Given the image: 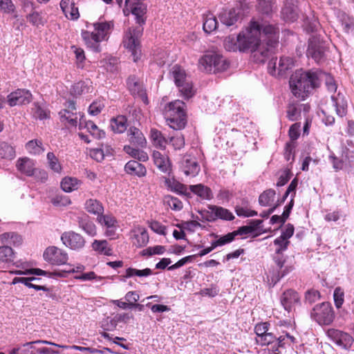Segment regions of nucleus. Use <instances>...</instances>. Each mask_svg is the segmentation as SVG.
Listing matches in <instances>:
<instances>
[{
  "instance_id": "f257e3e1",
  "label": "nucleus",
  "mask_w": 354,
  "mask_h": 354,
  "mask_svg": "<svg viewBox=\"0 0 354 354\" xmlns=\"http://www.w3.org/2000/svg\"><path fill=\"white\" fill-rule=\"evenodd\" d=\"M279 28L270 24H260L252 20L245 31L240 32L235 39L229 36L224 41V47L227 51L245 52L251 50L254 57L261 62H264L270 53L273 52L278 44Z\"/></svg>"
},
{
  "instance_id": "f03ea898",
  "label": "nucleus",
  "mask_w": 354,
  "mask_h": 354,
  "mask_svg": "<svg viewBox=\"0 0 354 354\" xmlns=\"http://www.w3.org/2000/svg\"><path fill=\"white\" fill-rule=\"evenodd\" d=\"M147 6L142 3H136L133 6H129L124 9V13L126 11L131 12L135 17L136 23L140 25L133 29H130L126 34L123 43L126 47L131 53L133 59L137 62L141 55L140 38L142 35L143 28L141 27L145 24V19L143 17L146 13Z\"/></svg>"
},
{
  "instance_id": "7ed1b4c3",
  "label": "nucleus",
  "mask_w": 354,
  "mask_h": 354,
  "mask_svg": "<svg viewBox=\"0 0 354 354\" xmlns=\"http://www.w3.org/2000/svg\"><path fill=\"white\" fill-rule=\"evenodd\" d=\"M320 73L312 70H297L290 77V86L292 94L299 100H305L320 85Z\"/></svg>"
},
{
  "instance_id": "20e7f679",
  "label": "nucleus",
  "mask_w": 354,
  "mask_h": 354,
  "mask_svg": "<svg viewBox=\"0 0 354 354\" xmlns=\"http://www.w3.org/2000/svg\"><path fill=\"white\" fill-rule=\"evenodd\" d=\"M289 243V241L283 239L281 236L274 241V244L278 246L276 249L275 254L273 257L275 266L272 268V270L270 271L271 281L274 285L294 269L292 265L286 263V259L282 254L287 250Z\"/></svg>"
},
{
  "instance_id": "39448f33",
  "label": "nucleus",
  "mask_w": 354,
  "mask_h": 354,
  "mask_svg": "<svg viewBox=\"0 0 354 354\" xmlns=\"http://www.w3.org/2000/svg\"><path fill=\"white\" fill-rule=\"evenodd\" d=\"M185 104L181 100L170 102L165 110V118L168 125L174 130L185 127L187 117L185 111Z\"/></svg>"
},
{
  "instance_id": "423d86ee",
  "label": "nucleus",
  "mask_w": 354,
  "mask_h": 354,
  "mask_svg": "<svg viewBox=\"0 0 354 354\" xmlns=\"http://www.w3.org/2000/svg\"><path fill=\"white\" fill-rule=\"evenodd\" d=\"M328 44L319 35H312L308 39L306 56L316 63L322 64L326 60Z\"/></svg>"
},
{
  "instance_id": "0eeeda50",
  "label": "nucleus",
  "mask_w": 354,
  "mask_h": 354,
  "mask_svg": "<svg viewBox=\"0 0 354 354\" xmlns=\"http://www.w3.org/2000/svg\"><path fill=\"white\" fill-rule=\"evenodd\" d=\"M93 26L94 31L90 32L84 30L82 32V37L88 46L93 48L95 51L99 52L98 43L105 39L111 24L108 22H98L94 24Z\"/></svg>"
},
{
  "instance_id": "6e6552de",
  "label": "nucleus",
  "mask_w": 354,
  "mask_h": 354,
  "mask_svg": "<svg viewBox=\"0 0 354 354\" xmlns=\"http://www.w3.org/2000/svg\"><path fill=\"white\" fill-rule=\"evenodd\" d=\"M171 75L184 99L188 100L194 95L195 91L192 83L187 80L184 69L178 65H175L171 69Z\"/></svg>"
},
{
  "instance_id": "1a4fd4ad",
  "label": "nucleus",
  "mask_w": 354,
  "mask_h": 354,
  "mask_svg": "<svg viewBox=\"0 0 354 354\" xmlns=\"http://www.w3.org/2000/svg\"><path fill=\"white\" fill-rule=\"evenodd\" d=\"M199 65L207 72L216 73L225 71L230 64L222 55L209 53L199 59Z\"/></svg>"
},
{
  "instance_id": "9d476101",
  "label": "nucleus",
  "mask_w": 354,
  "mask_h": 354,
  "mask_svg": "<svg viewBox=\"0 0 354 354\" xmlns=\"http://www.w3.org/2000/svg\"><path fill=\"white\" fill-rule=\"evenodd\" d=\"M310 317L319 325H330L335 319L331 304L324 301L315 305L310 312Z\"/></svg>"
},
{
  "instance_id": "9b49d317",
  "label": "nucleus",
  "mask_w": 354,
  "mask_h": 354,
  "mask_svg": "<svg viewBox=\"0 0 354 354\" xmlns=\"http://www.w3.org/2000/svg\"><path fill=\"white\" fill-rule=\"evenodd\" d=\"M44 344H50L57 347L60 346L50 342L46 340H37L33 342H27L23 345V350H21V354H55L58 353L57 351H55L51 348H47Z\"/></svg>"
},
{
  "instance_id": "f8f14e48",
  "label": "nucleus",
  "mask_w": 354,
  "mask_h": 354,
  "mask_svg": "<svg viewBox=\"0 0 354 354\" xmlns=\"http://www.w3.org/2000/svg\"><path fill=\"white\" fill-rule=\"evenodd\" d=\"M44 259L51 265L61 266L67 263V252L56 246H49L44 252Z\"/></svg>"
},
{
  "instance_id": "ddd939ff",
  "label": "nucleus",
  "mask_w": 354,
  "mask_h": 354,
  "mask_svg": "<svg viewBox=\"0 0 354 354\" xmlns=\"http://www.w3.org/2000/svg\"><path fill=\"white\" fill-rule=\"evenodd\" d=\"M61 241L66 247L76 251L82 250L86 243L84 238L81 234L73 231L62 233Z\"/></svg>"
},
{
  "instance_id": "4468645a",
  "label": "nucleus",
  "mask_w": 354,
  "mask_h": 354,
  "mask_svg": "<svg viewBox=\"0 0 354 354\" xmlns=\"http://www.w3.org/2000/svg\"><path fill=\"white\" fill-rule=\"evenodd\" d=\"M327 335L337 345L346 350L350 349L354 342L351 335L337 329H328Z\"/></svg>"
},
{
  "instance_id": "2eb2a0df",
  "label": "nucleus",
  "mask_w": 354,
  "mask_h": 354,
  "mask_svg": "<svg viewBox=\"0 0 354 354\" xmlns=\"http://www.w3.org/2000/svg\"><path fill=\"white\" fill-rule=\"evenodd\" d=\"M7 98L8 104L15 106L29 104L32 100V95L29 90L19 88L10 93Z\"/></svg>"
},
{
  "instance_id": "dca6fc26",
  "label": "nucleus",
  "mask_w": 354,
  "mask_h": 354,
  "mask_svg": "<svg viewBox=\"0 0 354 354\" xmlns=\"http://www.w3.org/2000/svg\"><path fill=\"white\" fill-rule=\"evenodd\" d=\"M180 169L186 176H196L200 171V165L196 158L190 154H185L180 161Z\"/></svg>"
},
{
  "instance_id": "f3484780",
  "label": "nucleus",
  "mask_w": 354,
  "mask_h": 354,
  "mask_svg": "<svg viewBox=\"0 0 354 354\" xmlns=\"http://www.w3.org/2000/svg\"><path fill=\"white\" fill-rule=\"evenodd\" d=\"M280 301L283 308L290 312L297 305L300 304V297L295 290L288 289L281 295Z\"/></svg>"
},
{
  "instance_id": "a211bd4d",
  "label": "nucleus",
  "mask_w": 354,
  "mask_h": 354,
  "mask_svg": "<svg viewBox=\"0 0 354 354\" xmlns=\"http://www.w3.org/2000/svg\"><path fill=\"white\" fill-rule=\"evenodd\" d=\"M16 168L22 174L31 177L35 172L36 162L28 157L19 158L16 162Z\"/></svg>"
},
{
  "instance_id": "6ab92c4d",
  "label": "nucleus",
  "mask_w": 354,
  "mask_h": 354,
  "mask_svg": "<svg viewBox=\"0 0 354 354\" xmlns=\"http://www.w3.org/2000/svg\"><path fill=\"white\" fill-rule=\"evenodd\" d=\"M282 19L287 22H294L299 17L298 8L295 0H286L281 12Z\"/></svg>"
},
{
  "instance_id": "aec40b11",
  "label": "nucleus",
  "mask_w": 354,
  "mask_h": 354,
  "mask_svg": "<svg viewBox=\"0 0 354 354\" xmlns=\"http://www.w3.org/2000/svg\"><path fill=\"white\" fill-rule=\"evenodd\" d=\"M127 86L129 92L133 95H138L142 100H147V95L142 88V84L138 76L131 75L127 79Z\"/></svg>"
},
{
  "instance_id": "412c9836",
  "label": "nucleus",
  "mask_w": 354,
  "mask_h": 354,
  "mask_svg": "<svg viewBox=\"0 0 354 354\" xmlns=\"http://www.w3.org/2000/svg\"><path fill=\"white\" fill-rule=\"evenodd\" d=\"M241 10L239 8H232L227 12L221 13L219 16L221 23L227 26H231L241 19Z\"/></svg>"
},
{
  "instance_id": "4be33fe9",
  "label": "nucleus",
  "mask_w": 354,
  "mask_h": 354,
  "mask_svg": "<svg viewBox=\"0 0 354 354\" xmlns=\"http://www.w3.org/2000/svg\"><path fill=\"white\" fill-rule=\"evenodd\" d=\"M124 171L127 174L138 177H143L147 174L145 167L140 162L133 160L127 162L124 166Z\"/></svg>"
},
{
  "instance_id": "5701e85b",
  "label": "nucleus",
  "mask_w": 354,
  "mask_h": 354,
  "mask_svg": "<svg viewBox=\"0 0 354 354\" xmlns=\"http://www.w3.org/2000/svg\"><path fill=\"white\" fill-rule=\"evenodd\" d=\"M127 133L129 140L131 144L142 148L146 147L147 140L140 129L134 127H130Z\"/></svg>"
},
{
  "instance_id": "b1692460",
  "label": "nucleus",
  "mask_w": 354,
  "mask_h": 354,
  "mask_svg": "<svg viewBox=\"0 0 354 354\" xmlns=\"http://www.w3.org/2000/svg\"><path fill=\"white\" fill-rule=\"evenodd\" d=\"M0 241L3 244L19 246L23 243L22 236L15 232H4L0 235Z\"/></svg>"
},
{
  "instance_id": "393cba45",
  "label": "nucleus",
  "mask_w": 354,
  "mask_h": 354,
  "mask_svg": "<svg viewBox=\"0 0 354 354\" xmlns=\"http://www.w3.org/2000/svg\"><path fill=\"white\" fill-rule=\"evenodd\" d=\"M331 100L333 101V106L335 107L337 115L341 118L346 115L347 102L345 100L344 96L339 93L337 96H331Z\"/></svg>"
},
{
  "instance_id": "a878e982",
  "label": "nucleus",
  "mask_w": 354,
  "mask_h": 354,
  "mask_svg": "<svg viewBox=\"0 0 354 354\" xmlns=\"http://www.w3.org/2000/svg\"><path fill=\"white\" fill-rule=\"evenodd\" d=\"M78 115L80 112H67L66 111H60L59 115L60 121L68 127H77L78 122Z\"/></svg>"
},
{
  "instance_id": "bb28decb",
  "label": "nucleus",
  "mask_w": 354,
  "mask_h": 354,
  "mask_svg": "<svg viewBox=\"0 0 354 354\" xmlns=\"http://www.w3.org/2000/svg\"><path fill=\"white\" fill-rule=\"evenodd\" d=\"M150 139L153 145L159 149H165L168 144V140L163 136L161 131L156 129L150 131Z\"/></svg>"
},
{
  "instance_id": "cd10ccee",
  "label": "nucleus",
  "mask_w": 354,
  "mask_h": 354,
  "mask_svg": "<svg viewBox=\"0 0 354 354\" xmlns=\"http://www.w3.org/2000/svg\"><path fill=\"white\" fill-rule=\"evenodd\" d=\"M262 223V220H251L248 225L241 226L234 232L236 235H245L254 232L257 230H261V225Z\"/></svg>"
},
{
  "instance_id": "c85d7f7f",
  "label": "nucleus",
  "mask_w": 354,
  "mask_h": 354,
  "mask_svg": "<svg viewBox=\"0 0 354 354\" xmlns=\"http://www.w3.org/2000/svg\"><path fill=\"white\" fill-rule=\"evenodd\" d=\"M110 126L114 133H122L127 128V119L124 115H118L111 120Z\"/></svg>"
},
{
  "instance_id": "c756f323",
  "label": "nucleus",
  "mask_w": 354,
  "mask_h": 354,
  "mask_svg": "<svg viewBox=\"0 0 354 354\" xmlns=\"http://www.w3.org/2000/svg\"><path fill=\"white\" fill-rule=\"evenodd\" d=\"M189 189L192 192L203 199L209 200L213 197L210 188L202 184L190 185Z\"/></svg>"
},
{
  "instance_id": "7c9ffc66",
  "label": "nucleus",
  "mask_w": 354,
  "mask_h": 354,
  "mask_svg": "<svg viewBox=\"0 0 354 354\" xmlns=\"http://www.w3.org/2000/svg\"><path fill=\"white\" fill-rule=\"evenodd\" d=\"M165 183L167 188L169 189L171 191L176 192V194L180 195H186V185L176 180L174 178L169 179L166 178L165 180Z\"/></svg>"
},
{
  "instance_id": "2f4dec72",
  "label": "nucleus",
  "mask_w": 354,
  "mask_h": 354,
  "mask_svg": "<svg viewBox=\"0 0 354 354\" xmlns=\"http://www.w3.org/2000/svg\"><path fill=\"white\" fill-rule=\"evenodd\" d=\"M78 225L89 236H94L96 235L95 224L90 221L86 216L78 218Z\"/></svg>"
},
{
  "instance_id": "473e14b6",
  "label": "nucleus",
  "mask_w": 354,
  "mask_h": 354,
  "mask_svg": "<svg viewBox=\"0 0 354 354\" xmlns=\"http://www.w3.org/2000/svg\"><path fill=\"white\" fill-rule=\"evenodd\" d=\"M338 18L346 33L354 32V18L353 17L348 16L345 12H340Z\"/></svg>"
},
{
  "instance_id": "72a5a7b5",
  "label": "nucleus",
  "mask_w": 354,
  "mask_h": 354,
  "mask_svg": "<svg viewBox=\"0 0 354 354\" xmlns=\"http://www.w3.org/2000/svg\"><path fill=\"white\" fill-rule=\"evenodd\" d=\"M85 208L89 213L100 216L104 212L102 203L96 199H88L85 203Z\"/></svg>"
},
{
  "instance_id": "f704fd0d",
  "label": "nucleus",
  "mask_w": 354,
  "mask_h": 354,
  "mask_svg": "<svg viewBox=\"0 0 354 354\" xmlns=\"http://www.w3.org/2000/svg\"><path fill=\"white\" fill-rule=\"evenodd\" d=\"M276 195L275 190L268 189L263 192L259 196V203L261 206H271L272 202L274 201Z\"/></svg>"
},
{
  "instance_id": "c9c22d12",
  "label": "nucleus",
  "mask_w": 354,
  "mask_h": 354,
  "mask_svg": "<svg viewBox=\"0 0 354 354\" xmlns=\"http://www.w3.org/2000/svg\"><path fill=\"white\" fill-rule=\"evenodd\" d=\"M203 30L207 33H210L215 30L218 26V21L216 17L208 13L203 17Z\"/></svg>"
},
{
  "instance_id": "e433bc0d",
  "label": "nucleus",
  "mask_w": 354,
  "mask_h": 354,
  "mask_svg": "<svg viewBox=\"0 0 354 354\" xmlns=\"http://www.w3.org/2000/svg\"><path fill=\"white\" fill-rule=\"evenodd\" d=\"M80 183L76 178L65 177L61 182V187L65 192H71L78 189Z\"/></svg>"
},
{
  "instance_id": "4c0bfd02",
  "label": "nucleus",
  "mask_w": 354,
  "mask_h": 354,
  "mask_svg": "<svg viewBox=\"0 0 354 354\" xmlns=\"http://www.w3.org/2000/svg\"><path fill=\"white\" fill-rule=\"evenodd\" d=\"M275 9L272 0H258L257 10L262 15L270 16Z\"/></svg>"
},
{
  "instance_id": "58836bf2",
  "label": "nucleus",
  "mask_w": 354,
  "mask_h": 354,
  "mask_svg": "<svg viewBox=\"0 0 354 354\" xmlns=\"http://www.w3.org/2000/svg\"><path fill=\"white\" fill-rule=\"evenodd\" d=\"M90 92V86L88 82L80 81L74 84L70 90V93L73 96H79L84 93Z\"/></svg>"
},
{
  "instance_id": "ea45409f",
  "label": "nucleus",
  "mask_w": 354,
  "mask_h": 354,
  "mask_svg": "<svg viewBox=\"0 0 354 354\" xmlns=\"http://www.w3.org/2000/svg\"><path fill=\"white\" fill-rule=\"evenodd\" d=\"M133 245L136 248L145 247L149 242V235L147 231L145 228H139L138 233L134 234Z\"/></svg>"
},
{
  "instance_id": "a19ab883",
  "label": "nucleus",
  "mask_w": 354,
  "mask_h": 354,
  "mask_svg": "<svg viewBox=\"0 0 354 354\" xmlns=\"http://www.w3.org/2000/svg\"><path fill=\"white\" fill-rule=\"evenodd\" d=\"M214 209L215 221L217 220L218 218L225 221H232L235 218L233 214L230 210L223 207L214 205Z\"/></svg>"
},
{
  "instance_id": "79ce46f5",
  "label": "nucleus",
  "mask_w": 354,
  "mask_h": 354,
  "mask_svg": "<svg viewBox=\"0 0 354 354\" xmlns=\"http://www.w3.org/2000/svg\"><path fill=\"white\" fill-rule=\"evenodd\" d=\"M15 259V253L9 245L0 247V261L3 263L12 262Z\"/></svg>"
},
{
  "instance_id": "37998d69",
  "label": "nucleus",
  "mask_w": 354,
  "mask_h": 354,
  "mask_svg": "<svg viewBox=\"0 0 354 354\" xmlns=\"http://www.w3.org/2000/svg\"><path fill=\"white\" fill-rule=\"evenodd\" d=\"M236 234L235 232L227 233L225 235L218 236H216V239L215 241H212L213 243V248H217L220 246L225 245L227 243L232 242L235 237L236 236Z\"/></svg>"
},
{
  "instance_id": "c03bdc74",
  "label": "nucleus",
  "mask_w": 354,
  "mask_h": 354,
  "mask_svg": "<svg viewBox=\"0 0 354 354\" xmlns=\"http://www.w3.org/2000/svg\"><path fill=\"white\" fill-rule=\"evenodd\" d=\"M293 66L292 59L290 57H281L277 66V75L283 76Z\"/></svg>"
},
{
  "instance_id": "a18cd8bd",
  "label": "nucleus",
  "mask_w": 354,
  "mask_h": 354,
  "mask_svg": "<svg viewBox=\"0 0 354 354\" xmlns=\"http://www.w3.org/2000/svg\"><path fill=\"white\" fill-rule=\"evenodd\" d=\"M93 250L100 254L110 256L111 254V249L108 248V242L106 240H94L92 243Z\"/></svg>"
},
{
  "instance_id": "49530a36",
  "label": "nucleus",
  "mask_w": 354,
  "mask_h": 354,
  "mask_svg": "<svg viewBox=\"0 0 354 354\" xmlns=\"http://www.w3.org/2000/svg\"><path fill=\"white\" fill-rule=\"evenodd\" d=\"M26 149L29 153L35 155H39L44 151V149L42 147V142L37 139L28 142L26 145Z\"/></svg>"
},
{
  "instance_id": "de8ad7c7",
  "label": "nucleus",
  "mask_w": 354,
  "mask_h": 354,
  "mask_svg": "<svg viewBox=\"0 0 354 354\" xmlns=\"http://www.w3.org/2000/svg\"><path fill=\"white\" fill-rule=\"evenodd\" d=\"M17 274H35L37 276H46L48 277H51L53 276H59L62 277V274H58L57 272H50L46 270H43L40 268H30L28 270H26L25 272H23L22 271H17Z\"/></svg>"
},
{
  "instance_id": "09e8293b",
  "label": "nucleus",
  "mask_w": 354,
  "mask_h": 354,
  "mask_svg": "<svg viewBox=\"0 0 354 354\" xmlns=\"http://www.w3.org/2000/svg\"><path fill=\"white\" fill-rule=\"evenodd\" d=\"M152 274V270L150 268H145L143 270H138L133 268H129L126 270L125 277L130 278L134 276L139 277H148Z\"/></svg>"
},
{
  "instance_id": "8fccbe9b",
  "label": "nucleus",
  "mask_w": 354,
  "mask_h": 354,
  "mask_svg": "<svg viewBox=\"0 0 354 354\" xmlns=\"http://www.w3.org/2000/svg\"><path fill=\"white\" fill-rule=\"evenodd\" d=\"M277 336L272 332H268L267 333L261 335V338H255V342L257 344L261 346H266L272 344L275 342Z\"/></svg>"
},
{
  "instance_id": "3c124183",
  "label": "nucleus",
  "mask_w": 354,
  "mask_h": 354,
  "mask_svg": "<svg viewBox=\"0 0 354 354\" xmlns=\"http://www.w3.org/2000/svg\"><path fill=\"white\" fill-rule=\"evenodd\" d=\"M287 118L291 121L297 120L301 116V111L298 109L297 103H289L287 107Z\"/></svg>"
},
{
  "instance_id": "603ef678",
  "label": "nucleus",
  "mask_w": 354,
  "mask_h": 354,
  "mask_svg": "<svg viewBox=\"0 0 354 354\" xmlns=\"http://www.w3.org/2000/svg\"><path fill=\"white\" fill-rule=\"evenodd\" d=\"M0 156L3 158L12 159L15 156V149L6 142L0 144Z\"/></svg>"
},
{
  "instance_id": "864d4df0",
  "label": "nucleus",
  "mask_w": 354,
  "mask_h": 354,
  "mask_svg": "<svg viewBox=\"0 0 354 354\" xmlns=\"http://www.w3.org/2000/svg\"><path fill=\"white\" fill-rule=\"evenodd\" d=\"M47 160L50 169L56 173L61 172L62 166L59 162L58 158L55 156L53 152H48L47 153Z\"/></svg>"
},
{
  "instance_id": "5fc2aeb1",
  "label": "nucleus",
  "mask_w": 354,
  "mask_h": 354,
  "mask_svg": "<svg viewBox=\"0 0 354 354\" xmlns=\"http://www.w3.org/2000/svg\"><path fill=\"white\" fill-rule=\"evenodd\" d=\"M86 129L95 138L100 139L105 136L104 131L99 129L97 126L91 120L88 121L87 127Z\"/></svg>"
},
{
  "instance_id": "6e6d98bb",
  "label": "nucleus",
  "mask_w": 354,
  "mask_h": 354,
  "mask_svg": "<svg viewBox=\"0 0 354 354\" xmlns=\"http://www.w3.org/2000/svg\"><path fill=\"white\" fill-rule=\"evenodd\" d=\"M165 201L173 210L179 211L183 208V203L174 196L167 195L165 197Z\"/></svg>"
},
{
  "instance_id": "4d7b16f0",
  "label": "nucleus",
  "mask_w": 354,
  "mask_h": 354,
  "mask_svg": "<svg viewBox=\"0 0 354 354\" xmlns=\"http://www.w3.org/2000/svg\"><path fill=\"white\" fill-rule=\"evenodd\" d=\"M33 110V116L39 120L47 119L50 117V111L41 107L38 104H35Z\"/></svg>"
},
{
  "instance_id": "13d9d810",
  "label": "nucleus",
  "mask_w": 354,
  "mask_h": 354,
  "mask_svg": "<svg viewBox=\"0 0 354 354\" xmlns=\"http://www.w3.org/2000/svg\"><path fill=\"white\" fill-rule=\"evenodd\" d=\"M270 324L268 322H259L254 326V333L256 338H261V335L267 333L270 330Z\"/></svg>"
},
{
  "instance_id": "bf43d9fd",
  "label": "nucleus",
  "mask_w": 354,
  "mask_h": 354,
  "mask_svg": "<svg viewBox=\"0 0 354 354\" xmlns=\"http://www.w3.org/2000/svg\"><path fill=\"white\" fill-rule=\"evenodd\" d=\"M27 19L30 24L35 26H44L45 21L38 12L34 11L27 16Z\"/></svg>"
},
{
  "instance_id": "052dcab7",
  "label": "nucleus",
  "mask_w": 354,
  "mask_h": 354,
  "mask_svg": "<svg viewBox=\"0 0 354 354\" xmlns=\"http://www.w3.org/2000/svg\"><path fill=\"white\" fill-rule=\"evenodd\" d=\"M198 213L203 219L209 222L215 221L214 205H210L207 207V209L199 210Z\"/></svg>"
},
{
  "instance_id": "680f3d73",
  "label": "nucleus",
  "mask_w": 354,
  "mask_h": 354,
  "mask_svg": "<svg viewBox=\"0 0 354 354\" xmlns=\"http://www.w3.org/2000/svg\"><path fill=\"white\" fill-rule=\"evenodd\" d=\"M334 303L337 308H340L344 301V292L340 287H337L333 292Z\"/></svg>"
},
{
  "instance_id": "e2e57ef3",
  "label": "nucleus",
  "mask_w": 354,
  "mask_h": 354,
  "mask_svg": "<svg viewBox=\"0 0 354 354\" xmlns=\"http://www.w3.org/2000/svg\"><path fill=\"white\" fill-rule=\"evenodd\" d=\"M304 26L307 32H316L319 26V24L317 19L313 17L309 19L306 17L304 19Z\"/></svg>"
},
{
  "instance_id": "0e129e2a",
  "label": "nucleus",
  "mask_w": 354,
  "mask_h": 354,
  "mask_svg": "<svg viewBox=\"0 0 354 354\" xmlns=\"http://www.w3.org/2000/svg\"><path fill=\"white\" fill-rule=\"evenodd\" d=\"M0 9L4 13L11 14L15 10V6L12 0H0Z\"/></svg>"
},
{
  "instance_id": "69168bd1",
  "label": "nucleus",
  "mask_w": 354,
  "mask_h": 354,
  "mask_svg": "<svg viewBox=\"0 0 354 354\" xmlns=\"http://www.w3.org/2000/svg\"><path fill=\"white\" fill-rule=\"evenodd\" d=\"M97 220L100 223L106 226L107 228H113L116 223V220L113 216L103 215V214L98 216Z\"/></svg>"
},
{
  "instance_id": "338daca9",
  "label": "nucleus",
  "mask_w": 354,
  "mask_h": 354,
  "mask_svg": "<svg viewBox=\"0 0 354 354\" xmlns=\"http://www.w3.org/2000/svg\"><path fill=\"white\" fill-rule=\"evenodd\" d=\"M320 298V293L316 290H308L305 294V301L306 303L312 304Z\"/></svg>"
},
{
  "instance_id": "774afa93",
  "label": "nucleus",
  "mask_w": 354,
  "mask_h": 354,
  "mask_svg": "<svg viewBox=\"0 0 354 354\" xmlns=\"http://www.w3.org/2000/svg\"><path fill=\"white\" fill-rule=\"evenodd\" d=\"M168 142H169L176 150L180 149L185 146V139L183 136H172L169 138Z\"/></svg>"
}]
</instances>
